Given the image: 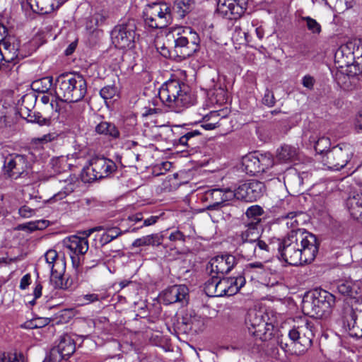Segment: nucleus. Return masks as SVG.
Here are the masks:
<instances>
[{
	"mask_svg": "<svg viewBox=\"0 0 362 362\" xmlns=\"http://www.w3.org/2000/svg\"><path fill=\"white\" fill-rule=\"evenodd\" d=\"M11 123L8 107L0 103V128L10 126Z\"/></svg>",
	"mask_w": 362,
	"mask_h": 362,
	"instance_id": "obj_49",
	"label": "nucleus"
},
{
	"mask_svg": "<svg viewBox=\"0 0 362 362\" xmlns=\"http://www.w3.org/2000/svg\"><path fill=\"white\" fill-rule=\"evenodd\" d=\"M136 115L134 113H127L123 117L120 129L124 136H129L135 134L136 132Z\"/></svg>",
	"mask_w": 362,
	"mask_h": 362,
	"instance_id": "obj_36",
	"label": "nucleus"
},
{
	"mask_svg": "<svg viewBox=\"0 0 362 362\" xmlns=\"http://www.w3.org/2000/svg\"><path fill=\"white\" fill-rule=\"evenodd\" d=\"M245 284L243 276L224 278L218 276L217 297L233 296Z\"/></svg>",
	"mask_w": 362,
	"mask_h": 362,
	"instance_id": "obj_22",
	"label": "nucleus"
},
{
	"mask_svg": "<svg viewBox=\"0 0 362 362\" xmlns=\"http://www.w3.org/2000/svg\"><path fill=\"white\" fill-rule=\"evenodd\" d=\"M210 274L211 278L204 284V292L210 297H217V288L218 282V276L214 274Z\"/></svg>",
	"mask_w": 362,
	"mask_h": 362,
	"instance_id": "obj_43",
	"label": "nucleus"
},
{
	"mask_svg": "<svg viewBox=\"0 0 362 362\" xmlns=\"http://www.w3.org/2000/svg\"><path fill=\"white\" fill-rule=\"evenodd\" d=\"M188 288L185 285H174L163 291L161 299L166 305L175 303H187Z\"/></svg>",
	"mask_w": 362,
	"mask_h": 362,
	"instance_id": "obj_23",
	"label": "nucleus"
},
{
	"mask_svg": "<svg viewBox=\"0 0 362 362\" xmlns=\"http://www.w3.org/2000/svg\"><path fill=\"white\" fill-rule=\"evenodd\" d=\"M108 18L109 14L107 11H101L97 12L89 18L86 23V27L88 29L95 30L97 28L106 24Z\"/></svg>",
	"mask_w": 362,
	"mask_h": 362,
	"instance_id": "obj_37",
	"label": "nucleus"
},
{
	"mask_svg": "<svg viewBox=\"0 0 362 362\" xmlns=\"http://www.w3.org/2000/svg\"><path fill=\"white\" fill-rule=\"evenodd\" d=\"M112 127V122L102 121L95 126V131L99 134H104L106 131V128Z\"/></svg>",
	"mask_w": 362,
	"mask_h": 362,
	"instance_id": "obj_59",
	"label": "nucleus"
},
{
	"mask_svg": "<svg viewBox=\"0 0 362 362\" xmlns=\"http://www.w3.org/2000/svg\"><path fill=\"white\" fill-rule=\"evenodd\" d=\"M319 249L316 236L306 230L288 232L279 240L278 251L281 259L290 265L311 263Z\"/></svg>",
	"mask_w": 362,
	"mask_h": 362,
	"instance_id": "obj_1",
	"label": "nucleus"
},
{
	"mask_svg": "<svg viewBox=\"0 0 362 362\" xmlns=\"http://www.w3.org/2000/svg\"><path fill=\"white\" fill-rule=\"evenodd\" d=\"M346 56L344 60L346 65H349L351 59L354 60L355 66H358L359 72H362V40H354L346 45H341L335 53V58L339 59Z\"/></svg>",
	"mask_w": 362,
	"mask_h": 362,
	"instance_id": "obj_18",
	"label": "nucleus"
},
{
	"mask_svg": "<svg viewBox=\"0 0 362 362\" xmlns=\"http://www.w3.org/2000/svg\"><path fill=\"white\" fill-rule=\"evenodd\" d=\"M30 284V275L27 274L24 275L21 279L20 288L21 289H25Z\"/></svg>",
	"mask_w": 362,
	"mask_h": 362,
	"instance_id": "obj_62",
	"label": "nucleus"
},
{
	"mask_svg": "<svg viewBox=\"0 0 362 362\" xmlns=\"http://www.w3.org/2000/svg\"><path fill=\"white\" fill-rule=\"evenodd\" d=\"M186 235L179 230L173 231L169 235V240L173 242H185Z\"/></svg>",
	"mask_w": 362,
	"mask_h": 362,
	"instance_id": "obj_55",
	"label": "nucleus"
},
{
	"mask_svg": "<svg viewBox=\"0 0 362 362\" xmlns=\"http://www.w3.org/2000/svg\"><path fill=\"white\" fill-rule=\"evenodd\" d=\"M174 47L172 52L180 59H186L199 49V35L190 27L180 28L176 35L173 34Z\"/></svg>",
	"mask_w": 362,
	"mask_h": 362,
	"instance_id": "obj_6",
	"label": "nucleus"
},
{
	"mask_svg": "<svg viewBox=\"0 0 362 362\" xmlns=\"http://www.w3.org/2000/svg\"><path fill=\"white\" fill-rule=\"evenodd\" d=\"M274 327L272 323L265 322L264 325L263 326V329H260L261 332H257L255 337L259 338L262 341L269 340L274 335Z\"/></svg>",
	"mask_w": 362,
	"mask_h": 362,
	"instance_id": "obj_47",
	"label": "nucleus"
},
{
	"mask_svg": "<svg viewBox=\"0 0 362 362\" xmlns=\"http://www.w3.org/2000/svg\"><path fill=\"white\" fill-rule=\"evenodd\" d=\"M42 286L40 283H37L35 286V288L33 291V295L35 298L30 302V304L33 305L35 303V300L40 298L42 296Z\"/></svg>",
	"mask_w": 362,
	"mask_h": 362,
	"instance_id": "obj_61",
	"label": "nucleus"
},
{
	"mask_svg": "<svg viewBox=\"0 0 362 362\" xmlns=\"http://www.w3.org/2000/svg\"><path fill=\"white\" fill-rule=\"evenodd\" d=\"M244 274L249 276L252 279H262L267 274L265 264L262 262H255L245 265Z\"/></svg>",
	"mask_w": 362,
	"mask_h": 362,
	"instance_id": "obj_30",
	"label": "nucleus"
},
{
	"mask_svg": "<svg viewBox=\"0 0 362 362\" xmlns=\"http://www.w3.org/2000/svg\"><path fill=\"white\" fill-rule=\"evenodd\" d=\"M103 135L108 136L112 139H116L119 138L120 132L115 124L112 123V127H107L106 131Z\"/></svg>",
	"mask_w": 362,
	"mask_h": 362,
	"instance_id": "obj_53",
	"label": "nucleus"
},
{
	"mask_svg": "<svg viewBox=\"0 0 362 362\" xmlns=\"http://www.w3.org/2000/svg\"><path fill=\"white\" fill-rule=\"evenodd\" d=\"M356 313L353 310L350 311V320H347V326L349 328V334L352 337H362V329L360 327Z\"/></svg>",
	"mask_w": 362,
	"mask_h": 362,
	"instance_id": "obj_40",
	"label": "nucleus"
},
{
	"mask_svg": "<svg viewBox=\"0 0 362 362\" xmlns=\"http://www.w3.org/2000/svg\"><path fill=\"white\" fill-rule=\"evenodd\" d=\"M302 21L306 22L308 29L313 33H320L321 32V25L313 18L310 16H303Z\"/></svg>",
	"mask_w": 362,
	"mask_h": 362,
	"instance_id": "obj_50",
	"label": "nucleus"
},
{
	"mask_svg": "<svg viewBox=\"0 0 362 362\" xmlns=\"http://www.w3.org/2000/svg\"><path fill=\"white\" fill-rule=\"evenodd\" d=\"M18 214L22 218H30L35 214V211L29 206L24 205L19 209Z\"/></svg>",
	"mask_w": 362,
	"mask_h": 362,
	"instance_id": "obj_57",
	"label": "nucleus"
},
{
	"mask_svg": "<svg viewBox=\"0 0 362 362\" xmlns=\"http://www.w3.org/2000/svg\"><path fill=\"white\" fill-rule=\"evenodd\" d=\"M76 351V344L71 337L65 334L61 337L58 344L51 349L44 362H60L69 358Z\"/></svg>",
	"mask_w": 362,
	"mask_h": 362,
	"instance_id": "obj_17",
	"label": "nucleus"
},
{
	"mask_svg": "<svg viewBox=\"0 0 362 362\" xmlns=\"http://www.w3.org/2000/svg\"><path fill=\"white\" fill-rule=\"evenodd\" d=\"M136 30V21L134 19H128L116 25L111 32L112 43L119 49L134 47Z\"/></svg>",
	"mask_w": 362,
	"mask_h": 362,
	"instance_id": "obj_11",
	"label": "nucleus"
},
{
	"mask_svg": "<svg viewBox=\"0 0 362 362\" xmlns=\"http://www.w3.org/2000/svg\"><path fill=\"white\" fill-rule=\"evenodd\" d=\"M50 320L49 318L37 317L30 320L26 321L23 325H21L25 329H37L41 328L49 323Z\"/></svg>",
	"mask_w": 362,
	"mask_h": 362,
	"instance_id": "obj_45",
	"label": "nucleus"
},
{
	"mask_svg": "<svg viewBox=\"0 0 362 362\" xmlns=\"http://www.w3.org/2000/svg\"><path fill=\"white\" fill-rule=\"evenodd\" d=\"M263 213L264 211L259 206L254 205L249 207L245 212L247 219L244 221L243 226H248L252 223L257 228L261 229L262 218L260 216Z\"/></svg>",
	"mask_w": 362,
	"mask_h": 362,
	"instance_id": "obj_33",
	"label": "nucleus"
},
{
	"mask_svg": "<svg viewBox=\"0 0 362 362\" xmlns=\"http://www.w3.org/2000/svg\"><path fill=\"white\" fill-rule=\"evenodd\" d=\"M53 84V78L51 76L43 77L39 80L35 81L33 84V88L40 93H47L49 91Z\"/></svg>",
	"mask_w": 362,
	"mask_h": 362,
	"instance_id": "obj_44",
	"label": "nucleus"
},
{
	"mask_svg": "<svg viewBox=\"0 0 362 362\" xmlns=\"http://www.w3.org/2000/svg\"><path fill=\"white\" fill-rule=\"evenodd\" d=\"M81 298L83 300V304H89L105 298V297H100L96 293L83 295Z\"/></svg>",
	"mask_w": 362,
	"mask_h": 362,
	"instance_id": "obj_54",
	"label": "nucleus"
},
{
	"mask_svg": "<svg viewBox=\"0 0 362 362\" xmlns=\"http://www.w3.org/2000/svg\"><path fill=\"white\" fill-rule=\"evenodd\" d=\"M297 156V150L295 147L284 145L278 151L277 158L283 162L292 161Z\"/></svg>",
	"mask_w": 362,
	"mask_h": 362,
	"instance_id": "obj_41",
	"label": "nucleus"
},
{
	"mask_svg": "<svg viewBox=\"0 0 362 362\" xmlns=\"http://www.w3.org/2000/svg\"><path fill=\"white\" fill-rule=\"evenodd\" d=\"M236 249L243 258L267 259L271 254V246L261 238V230L254 224L243 228L233 237Z\"/></svg>",
	"mask_w": 362,
	"mask_h": 362,
	"instance_id": "obj_2",
	"label": "nucleus"
},
{
	"mask_svg": "<svg viewBox=\"0 0 362 362\" xmlns=\"http://www.w3.org/2000/svg\"><path fill=\"white\" fill-rule=\"evenodd\" d=\"M63 244L69 250V255L74 264L76 261L75 255L86 254L89 247L87 238L76 235L66 238L63 240Z\"/></svg>",
	"mask_w": 362,
	"mask_h": 362,
	"instance_id": "obj_24",
	"label": "nucleus"
},
{
	"mask_svg": "<svg viewBox=\"0 0 362 362\" xmlns=\"http://www.w3.org/2000/svg\"><path fill=\"white\" fill-rule=\"evenodd\" d=\"M0 362H24L23 354L10 353L0 351Z\"/></svg>",
	"mask_w": 362,
	"mask_h": 362,
	"instance_id": "obj_46",
	"label": "nucleus"
},
{
	"mask_svg": "<svg viewBox=\"0 0 362 362\" xmlns=\"http://www.w3.org/2000/svg\"><path fill=\"white\" fill-rule=\"evenodd\" d=\"M35 50V47L31 42L20 47V42L17 38L13 36L8 37L0 44L1 57L4 62L2 65L4 66L6 64L7 67L10 68V64H16L20 59L31 55Z\"/></svg>",
	"mask_w": 362,
	"mask_h": 362,
	"instance_id": "obj_8",
	"label": "nucleus"
},
{
	"mask_svg": "<svg viewBox=\"0 0 362 362\" xmlns=\"http://www.w3.org/2000/svg\"><path fill=\"white\" fill-rule=\"evenodd\" d=\"M355 126L356 128L362 129V111L360 112L356 117Z\"/></svg>",
	"mask_w": 362,
	"mask_h": 362,
	"instance_id": "obj_64",
	"label": "nucleus"
},
{
	"mask_svg": "<svg viewBox=\"0 0 362 362\" xmlns=\"http://www.w3.org/2000/svg\"><path fill=\"white\" fill-rule=\"evenodd\" d=\"M200 134L198 130L189 131L180 136L178 140H175L174 144L177 146L180 145L187 148H194L195 145L194 138Z\"/></svg>",
	"mask_w": 362,
	"mask_h": 362,
	"instance_id": "obj_38",
	"label": "nucleus"
},
{
	"mask_svg": "<svg viewBox=\"0 0 362 362\" xmlns=\"http://www.w3.org/2000/svg\"><path fill=\"white\" fill-rule=\"evenodd\" d=\"M275 103L276 100L273 93L267 90L263 98V103L269 107H272Z\"/></svg>",
	"mask_w": 362,
	"mask_h": 362,
	"instance_id": "obj_56",
	"label": "nucleus"
},
{
	"mask_svg": "<svg viewBox=\"0 0 362 362\" xmlns=\"http://www.w3.org/2000/svg\"><path fill=\"white\" fill-rule=\"evenodd\" d=\"M336 298L331 293L322 288H316L305 295L302 302L304 314L315 318H327L332 313Z\"/></svg>",
	"mask_w": 362,
	"mask_h": 362,
	"instance_id": "obj_5",
	"label": "nucleus"
},
{
	"mask_svg": "<svg viewBox=\"0 0 362 362\" xmlns=\"http://www.w3.org/2000/svg\"><path fill=\"white\" fill-rule=\"evenodd\" d=\"M194 6V0H175L172 13L173 18L182 19L189 13Z\"/></svg>",
	"mask_w": 362,
	"mask_h": 362,
	"instance_id": "obj_34",
	"label": "nucleus"
},
{
	"mask_svg": "<svg viewBox=\"0 0 362 362\" xmlns=\"http://www.w3.org/2000/svg\"><path fill=\"white\" fill-rule=\"evenodd\" d=\"M276 207L281 211V218L286 221L287 228H291L290 232L304 230L300 226L308 221V215L300 211L294 210L291 199L281 200Z\"/></svg>",
	"mask_w": 362,
	"mask_h": 362,
	"instance_id": "obj_13",
	"label": "nucleus"
},
{
	"mask_svg": "<svg viewBox=\"0 0 362 362\" xmlns=\"http://www.w3.org/2000/svg\"><path fill=\"white\" fill-rule=\"evenodd\" d=\"M160 101L173 111L180 112L194 103L190 88L186 83L173 79L165 82L158 91Z\"/></svg>",
	"mask_w": 362,
	"mask_h": 362,
	"instance_id": "obj_3",
	"label": "nucleus"
},
{
	"mask_svg": "<svg viewBox=\"0 0 362 362\" xmlns=\"http://www.w3.org/2000/svg\"><path fill=\"white\" fill-rule=\"evenodd\" d=\"M238 259L233 255L225 254L213 257L207 265L209 273L223 276L230 272L237 264Z\"/></svg>",
	"mask_w": 362,
	"mask_h": 362,
	"instance_id": "obj_19",
	"label": "nucleus"
},
{
	"mask_svg": "<svg viewBox=\"0 0 362 362\" xmlns=\"http://www.w3.org/2000/svg\"><path fill=\"white\" fill-rule=\"evenodd\" d=\"M266 317H267V315H265L264 313L262 310L255 309L249 310L245 319V323L250 334L255 337L257 332H261L260 329H263Z\"/></svg>",
	"mask_w": 362,
	"mask_h": 362,
	"instance_id": "obj_26",
	"label": "nucleus"
},
{
	"mask_svg": "<svg viewBox=\"0 0 362 362\" xmlns=\"http://www.w3.org/2000/svg\"><path fill=\"white\" fill-rule=\"evenodd\" d=\"M310 143L314 144V148L317 153H323L327 152L330 147L331 143L329 138L322 136L317 138V136H310L309 138Z\"/></svg>",
	"mask_w": 362,
	"mask_h": 362,
	"instance_id": "obj_39",
	"label": "nucleus"
},
{
	"mask_svg": "<svg viewBox=\"0 0 362 362\" xmlns=\"http://www.w3.org/2000/svg\"><path fill=\"white\" fill-rule=\"evenodd\" d=\"M158 219V216H152L146 219H145L144 221V223L143 224L139 226V227H136V228H133L130 230V232L132 233H134V232H136L137 230H139V228L144 227V226H151L154 223H156L157 222Z\"/></svg>",
	"mask_w": 362,
	"mask_h": 362,
	"instance_id": "obj_58",
	"label": "nucleus"
},
{
	"mask_svg": "<svg viewBox=\"0 0 362 362\" xmlns=\"http://www.w3.org/2000/svg\"><path fill=\"white\" fill-rule=\"evenodd\" d=\"M163 235L153 233L136 239L132 244V247L142 246H159L162 244Z\"/></svg>",
	"mask_w": 362,
	"mask_h": 362,
	"instance_id": "obj_35",
	"label": "nucleus"
},
{
	"mask_svg": "<svg viewBox=\"0 0 362 362\" xmlns=\"http://www.w3.org/2000/svg\"><path fill=\"white\" fill-rule=\"evenodd\" d=\"M273 165L270 156L263 154H249L243 158L242 170L250 175L264 172Z\"/></svg>",
	"mask_w": 362,
	"mask_h": 362,
	"instance_id": "obj_14",
	"label": "nucleus"
},
{
	"mask_svg": "<svg viewBox=\"0 0 362 362\" xmlns=\"http://www.w3.org/2000/svg\"><path fill=\"white\" fill-rule=\"evenodd\" d=\"M315 326L313 321L300 318L288 332V337L300 354L309 349L315 337Z\"/></svg>",
	"mask_w": 362,
	"mask_h": 362,
	"instance_id": "obj_9",
	"label": "nucleus"
},
{
	"mask_svg": "<svg viewBox=\"0 0 362 362\" xmlns=\"http://www.w3.org/2000/svg\"><path fill=\"white\" fill-rule=\"evenodd\" d=\"M353 148L349 144H339L326 152L322 163L329 169L339 170L344 168L351 159Z\"/></svg>",
	"mask_w": 362,
	"mask_h": 362,
	"instance_id": "obj_12",
	"label": "nucleus"
},
{
	"mask_svg": "<svg viewBox=\"0 0 362 362\" xmlns=\"http://www.w3.org/2000/svg\"><path fill=\"white\" fill-rule=\"evenodd\" d=\"M300 179L302 177H299L298 172L295 168L288 170L284 176V182L293 188H298L303 185Z\"/></svg>",
	"mask_w": 362,
	"mask_h": 362,
	"instance_id": "obj_42",
	"label": "nucleus"
},
{
	"mask_svg": "<svg viewBox=\"0 0 362 362\" xmlns=\"http://www.w3.org/2000/svg\"><path fill=\"white\" fill-rule=\"evenodd\" d=\"M115 163L107 158L95 156L89 160V166L83 169L81 177L85 182H91L109 177L117 170Z\"/></svg>",
	"mask_w": 362,
	"mask_h": 362,
	"instance_id": "obj_10",
	"label": "nucleus"
},
{
	"mask_svg": "<svg viewBox=\"0 0 362 362\" xmlns=\"http://www.w3.org/2000/svg\"><path fill=\"white\" fill-rule=\"evenodd\" d=\"M221 116V113L219 111H211L209 115H207L205 118L208 117V119H213V122L206 123L203 125L204 128L206 130H212L216 128L218 125V122H216V119Z\"/></svg>",
	"mask_w": 362,
	"mask_h": 362,
	"instance_id": "obj_51",
	"label": "nucleus"
},
{
	"mask_svg": "<svg viewBox=\"0 0 362 362\" xmlns=\"http://www.w3.org/2000/svg\"><path fill=\"white\" fill-rule=\"evenodd\" d=\"M47 263L51 269V276L54 278H61L62 276L64 267L62 260L58 259V254L54 250H48L45 255Z\"/></svg>",
	"mask_w": 362,
	"mask_h": 362,
	"instance_id": "obj_28",
	"label": "nucleus"
},
{
	"mask_svg": "<svg viewBox=\"0 0 362 362\" xmlns=\"http://www.w3.org/2000/svg\"><path fill=\"white\" fill-rule=\"evenodd\" d=\"M346 205L351 217L362 223V194L349 197Z\"/></svg>",
	"mask_w": 362,
	"mask_h": 362,
	"instance_id": "obj_29",
	"label": "nucleus"
},
{
	"mask_svg": "<svg viewBox=\"0 0 362 362\" xmlns=\"http://www.w3.org/2000/svg\"><path fill=\"white\" fill-rule=\"evenodd\" d=\"M337 290L342 296H347L356 302L362 301V288L357 283L348 281H339Z\"/></svg>",
	"mask_w": 362,
	"mask_h": 362,
	"instance_id": "obj_27",
	"label": "nucleus"
},
{
	"mask_svg": "<svg viewBox=\"0 0 362 362\" xmlns=\"http://www.w3.org/2000/svg\"><path fill=\"white\" fill-rule=\"evenodd\" d=\"M86 92V81L78 74H62L57 78L54 83L56 97L62 102H78L84 98Z\"/></svg>",
	"mask_w": 362,
	"mask_h": 362,
	"instance_id": "obj_4",
	"label": "nucleus"
},
{
	"mask_svg": "<svg viewBox=\"0 0 362 362\" xmlns=\"http://www.w3.org/2000/svg\"><path fill=\"white\" fill-rule=\"evenodd\" d=\"M233 192V197L237 199L252 202L263 196L265 192V185L262 182L252 180L240 185Z\"/></svg>",
	"mask_w": 362,
	"mask_h": 362,
	"instance_id": "obj_15",
	"label": "nucleus"
},
{
	"mask_svg": "<svg viewBox=\"0 0 362 362\" xmlns=\"http://www.w3.org/2000/svg\"><path fill=\"white\" fill-rule=\"evenodd\" d=\"M33 100V96L30 95H25L22 98V104L20 107L21 115L25 118L28 122L36 123L40 126L49 125L50 119L43 117L40 112H32L29 107L25 104Z\"/></svg>",
	"mask_w": 362,
	"mask_h": 362,
	"instance_id": "obj_25",
	"label": "nucleus"
},
{
	"mask_svg": "<svg viewBox=\"0 0 362 362\" xmlns=\"http://www.w3.org/2000/svg\"><path fill=\"white\" fill-rule=\"evenodd\" d=\"M143 18L146 26L152 29H161L172 23L173 14L168 4L153 3L144 8Z\"/></svg>",
	"mask_w": 362,
	"mask_h": 362,
	"instance_id": "obj_7",
	"label": "nucleus"
},
{
	"mask_svg": "<svg viewBox=\"0 0 362 362\" xmlns=\"http://www.w3.org/2000/svg\"><path fill=\"white\" fill-rule=\"evenodd\" d=\"M105 230L106 232L103 233L100 238V243L104 245L110 243L113 240L116 239L119 236L127 233L130 232V230H122L119 228L117 226L109 227V226H100L97 227L94 229V230Z\"/></svg>",
	"mask_w": 362,
	"mask_h": 362,
	"instance_id": "obj_31",
	"label": "nucleus"
},
{
	"mask_svg": "<svg viewBox=\"0 0 362 362\" xmlns=\"http://www.w3.org/2000/svg\"><path fill=\"white\" fill-rule=\"evenodd\" d=\"M315 80L310 76H305L303 78V85L304 87L308 88L309 89H312L314 86Z\"/></svg>",
	"mask_w": 362,
	"mask_h": 362,
	"instance_id": "obj_60",
	"label": "nucleus"
},
{
	"mask_svg": "<svg viewBox=\"0 0 362 362\" xmlns=\"http://www.w3.org/2000/svg\"><path fill=\"white\" fill-rule=\"evenodd\" d=\"M182 324L185 326V331L198 332L204 328V319L196 314H186L182 318Z\"/></svg>",
	"mask_w": 362,
	"mask_h": 362,
	"instance_id": "obj_32",
	"label": "nucleus"
},
{
	"mask_svg": "<svg viewBox=\"0 0 362 362\" xmlns=\"http://www.w3.org/2000/svg\"><path fill=\"white\" fill-rule=\"evenodd\" d=\"M27 168L28 161L24 156L9 155L4 160V173L12 179L18 178L26 171Z\"/></svg>",
	"mask_w": 362,
	"mask_h": 362,
	"instance_id": "obj_20",
	"label": "nucleus"
},
{
	"mask_svg": "<svg viewBox=\"0 0 362 362\" xmlns=\"http://www.w3.org/2000/svg\"><path fill=\"white\" fill-rule=\"evenodd\" d=\"M117 93V89L115 86H106L100 91V96L107 102V100L112 99Z\"/></svg>",
	"mask_w": 362,
	"mask_h": 362,
	"instance_id": "obj_48",
	"label": "nucleus"
},
{
	"mask_svg": "<svg viewBox=\"0 0 362 362\" xmlns=\"http://www.w3.org/2000/svg\"><path fill=\"white\" fill-rule=\"evenodd\" d=\"M248 0H218L216 12L230 20L240 18L246 11Z\"/></svg>",
	"mask_w": 362,
	"mask_h": 362,
	"instance_id": "obj_16",
	"label": "nucleus"
},
{
	"mask_svg": "<svg viewBox=\"0 0 362 362\" xmlns=\"http://www.w3.org/2000/svg\"><path fill=\"white\" fill-rule=\"evenodd\" d=\"M234 197L233 192L229 189L223 190L219 188L208 190L203 196L202 200L209 202L206 206L207 210H217L222 206L225 202L232 199Z\"/></svg>",
	"mask_w": 362,
	"mask_h": 362,
	"instance_id": "obj_21",
	"label": "nucleus"
},
{
	"mask_svg": "<svg viewBox=\"0 0 362 362\" xmlns=\"http://www.w3.org/2000/svg\"><path fill=\"white\" fill-rule=\"evenodd\" d=\"M74 185L69 182L65 187L63 191H60L58 193L55 194L52 199L54 201H59L62 200L64 198H65L68 194L74 192Z\"/></svg>",
	"mask_w": 362,
	"mask_h": 362,
	"instance_id": "obj_52",
	"label": "nucleus"
},
{
	"mask_svg": "<svg viewBox=\"0 0 362 362\" xmlns=\"http://www.w3.org/2000/svg\"><path fill=\"white\" fill-rule=\"evenodd\" d=\"M218 93L217 95H218L219 98L217 99V103H223L226 101V92L223 88H219L217 90Z\"/></svg>",
	"mask_w": 362,
	"mask_h": 362,
	"instance_id": "obj_63",
	"label": "nucleus"
}]
</instances>
